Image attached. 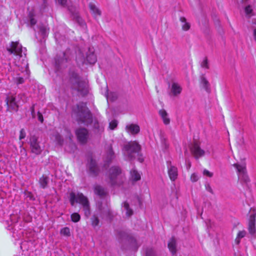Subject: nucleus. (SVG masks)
<instances>
[{"label": "nucleus", "mask_w": 256, "mask_h": 256, "mask_svg": "<svg viewBox=\"0 0 256 256\" xmlns=\"http://www.w3.org/2000/svg\"><path fill=\"white\" fill-rule=\"evenodd\" d=\"M72 114L78 123L88 126L92 122V116L86 103L80 102L73 106Z\"/></svg>", "instance_id": "f257e3e1"}, {"label": "nucleus", "mask_w": 256, "mask_h": 256, "mask_svg": "<svg viewBox=\"0 0 256 256\" xmlns=\"http://www.w3.org/2000/svg\"><path fill=\"white\" fill-rule=\"evenodd\" d=\"M124 155L130 160L137 159L142 162L144 158L141 154V146L136 141H131L125 144L122 149Z\"/></svg>", "instance_id": "f03ea898"}, {"label": "nucleus", "mask_w": 256, "mask_h": 256, "mask_svg": "<svg viewBox=\"0 0 256 256\" xmlns=\"http://www.w3.org/2000/svg\"><path fill=\"white\" fill-rule=\"evenodd\" d=\"M70 204L74 206L75 203L81 204L83 207L84 216L88 218L90 215V202L88 198L82 193L78 192L77 194L74 192L70 194Z\"/></svg>", "instance_id": "7ed1b4c3"}, {"label": "nucleus", "mask_w": 256, "mask_h": 256, "mask_svg": "<svg viewBox=\"0 0 256 256\" xmlns=\"http://www.w3.org/2000/svg\"><path fill=\"white\" fill-rule=\"evenodd\" d=\"M116 236L121 248L123 250H126L136 244V238L126 231L117 230Z\"/></svg>", "instance_id": "20e7f679"}, {"label": "nucleus", "mask_w": 256, "mask_h": 256, "mask_svg": "<svg viewBox=\"0 0 256 256\" xmlns=\"http://www.w3.org/2000/svg\"><path fill=\"white\" fill-rule=\"evenodd\" d=\"M70 82L72 89L77 90L82 96L88 93V86L87 84L80 79L78 74L72 72L70 77Z\"/></svg>", "instance_id": "39448f33"}, {"label": "nucleus", "mask_w": 256, "mask_h": 256, "mask_svg": "<svg viewBox=\"0 0 256 256\" xmlns=\"http://www.w3.org/2000/svg\"><path fill=\"white\" fill-rule=\"evenodd\" d=\"M109 183L112 186H120L124 182V176L118 166H112L108 170Z\"/></svg>", "instance_id": "423d86ee"}, {"label": "nucleus", "mask_w": 256, "mask_h": 256, "mask_svg": "<svg viewBox=\"0 0 256 256\" xmlns=\"http://www.w3.org/2000/svg\"><path fill=\"white\" fill-rule=\"evenodd\" d=\"M29 144L30 146V152L36 155L41 154L42 149V148L40 142L38 141V137L35 135L30 136V138Z\"/></svg>", "instance_id": "0eeeda50"}, {"label": "nucleus", "mask_w": 256, "mask_h": 256, "mask_svg": "<svg viewBox=\"0 0 256 256\" xmlns=\"http://www.w3.org/2000/svg\"><path fill=\"white\" fill-rule=\"evenodd\" d=\"M76 134L78 141L82 144H86L88 138V130L84 128H80L76 130Z\"/></svg>", "instance_id": "6e6552de"}, {"label": "nucleus", "mask_w": 256, "mask_h": 256, "mask_svg": "<svg viewBox=\"0 0 256 256\" xmlns=\"http://www.w3.org/2000/svg\"><path fill=\"white\" fill-rule=\"evenodd\" d=\"M6 50L10 54H14L22 56V46L18 42H12L10 46L6 47Z\"/></svg>", "instance_id": "1a4fd4ad"}, {"label": "nucleus", "mask_w": 256, "mask_h": 256, "mask_svg": "<svg viewBox=\"0 0 256 256\" xmlns=\"http://www.w3.org/2000/svg\"><path fill=\"white\" fill-rule=\"evenodd\" d=\"M5 102L7 106V111L17 112L19 106L16 102V97L12 96H7Z\"/></svg>", "instance_id": "9d476101"}, {"label": "nucleus", "mask_w": 256, "mask_h": 256, "mask_svg": "<svg viewBox=\"0 0 256 256\" xmlns=\"http://www.w3.org/2000/svg\"><path fill=\"white\" fill-rule=\"evenodd\" d=\"M98 208L102 216L108 218L112 217V212L107 203L103 204L102 202H98Z\"/></svg>", "instance_id": "9b49d317"}, {"label": "nucleus", "mask_w": 256, "mask_h": 256, "mask_svg": "<svg viewBox=\"0 0 256 256\" xmlns=\"http://www.w3.org/2000/svg\"><path fill=\"white\" fill-rule=\"evenodd\" d=\"M191 152L194 156L196 158L198 159L200 157L204 155V151L201 149L200 144L198 142L194 140L190 146Z\"/></svg>", "instance_id": "f8f14e48"}, {"label": "nucleus", "mask_w": 256, "mask_h": 256, "mask_svg": "<svg viewBox=\"0 0 256 256\" xmlns=\"http://www.w3.org/2000/svg\"><path fill=\"white\" fill-rule=\"evenodd\" d=\"M253 211L254 212V214H252L250 216L249 221H248V230L249 233L252 236H254L256 232V210L254 208H250V212Z\"/></svg>", "instance_id": "ddd939ff"}, {"label": "nucleus", "mask_w": 256, "mask_h": 256, "mask_svg": "<svg viewBox=\"0 0 256 256\" xmlns=\"http://www.w3.org/2000/svg\"><path fill=\"white\" fill-rule=\"evenodd\" d=\"M88 172L92 177L97 176L100 172V168L96 161L91 158L88 164Z\"/></svg>", "instance_id": "4468645a"}, {"label": "nucleus", "mask_w": 256, "mask_h": 256, "mask_svg": "<svg viewBox=\"0 0 256 256\" xmlns=\"http://www.w3.org/2000/svg\"><path fill=\"white\" fill-rule=\"evenodd\" d=\"M96 56L94 52H91L90 50H89L88 52L86 53V58H82L81 62L82 64L86 63V62L88 64H93L96 62Z\"/></svg>", "instance_id": "2eb2a0df"}, {"label": "nucleus", "mask_w": 256, "mask_h": 256, "mask_svg": "<svg viewBox=\"0 0 256 256\" xmlns=\"http://www.w3.org/2000/svg\"><path fill=\"white\" fill-rule=\"evenodd\" d=\"M168 166V174L170 179L172 181H174L178 176L177 168L171 165L170 162H167Z\"/></svg>", "instance_id": "dca6fc26"}, {"label": "nucleus", "mask_w": 256, "mask_h": 256, "mask_svg": "<svg viewBox=\"0 0 256 256\" xmlns=\"http://www.w3.org/2000/svg\"><path fill=\"white\" fill-rule=\"evenodd\" d=\"M182 90V87L176 82H173L172 84L170 91L169 92L170 96H177L181 93Z\"/></svg>", "instance_id": "f3484780"}, {"label": "nucleus", "mask_w": 256, "mask_h": 256, "mask_svg": "<svg viewBox=\"0 0 256 256\" xmlns=\"http://www.w3.org/2000/svg\"><path fill=\"white\" fill-rule=\"evenodd\" d=\"M234 166L236 168L238 172L243 174L242 179L244 182H247L250 181L249 178L247 174H246V168L244 166L240 165L238 164H235Z\"/></svg>", "instance_id": "a211bd4d"}, {"label": "nucleus", "mask_w": 256, "mask_h": 256, "mask_svg": "<svg viewBox=\"0 0 256 256\" xmlns=\"http://www.w3.org/2000/svg\"><path fill=\"white\" fill-rule=\"evenodd\" d=\"M94 194L101 198H104L107 194V192L104 188L100 185H95L94 188Z\"/></svg>", "instance_id": "6ab92c4d"}, {"label": "nucleus", "mask_w": 256, "mask_h": 256, "mask_svg": "<svg viewBox=\"0 0 256 256\" xmlns=\"http://www.w3.org/2000/svg\"><path fill=\"white\" fill-rule=\"evenodd\" d=\"M200 84L202 85V88L208 93L211 92V88L210 84L204 76V74H202L200 77Z\"/></svg>", "instance_id": "aec40b11"}, {"label": "nucleus", "mask_w": 256, "mask_h": 256, "mask_svg": "<svg viewBox=\"0 0 256 256\" xmlns=\"http://www.w3.org/2000/svg\"><path fill=\"white\" fill-rule=\"evenodd\" d=\"M126 131L132 134H136L140 131V126L136 124H130L126 126Z\"/></svg>", "instance_id": "412c9836"}, {"label": "nucleus", "mask_w": 256, "mask_h": 256, "mask_svg": "<svg viewBox=\"0 0 256 256\" xmlns=\"http://www.w3.org/2000/svg\"><path fill=\"white\" fill-rule=\"evenodd\" d=\"M89 8L92 12L94 18H97L102 14L100 10L92 2H90L88 4Z\"/></svg>", "instance_id": "4be33fe9"}, {"label": "nucleus", "mask_w": 256, "mask_h": 256, "mask_svg": "<svg viewBox=\"0 0 256 256\" xmlns=\"http://www.w3.org/2000/svg\"><path fill=\"white\" fill-rule=\"evenodd\" d=\"M67 62L68 60L66 58H65L64 53L63 54L62 57L60 58L58 56H56L55 58V63L56 66L58 67V68L64 67V64H65Z\"/></svg>", "instance_id": "5701e85b"}, {"label": "nucleus", "mask_w": 256, "mask_h": 256, "mask_svg": "<svg viewBox=\"0 0 256 256\" xmlns=\"http://www.w3.org/2000/svg\"><path fill=\"white\" fill-rule=\"evenodd\" d=\"M168 248L172 254L176 253V242L174 238L172 237L170 238L168 243Z\"/></svg>", "instance_id": "b1692460"}, {"label": "nucleus", "mask_w": 256, "mask_h": 256, "mask_svg": "<svg viewBox=\"0 0 256 256\" xmlns=\"http://www.w3.org/2000/svg\"><path fill=\"white\" fill-rule=\"evenodd\" d=\"M49 182V177L46 175L43 174L42 176L40 178L39 184L40 187L42 188H46L48 187Z\"/></svg>", "instance_id": "393cba45"}, {"label": "nucleus", "mask_w": 256, "mask_h": 256, "mask_svg": "<svg viewBox=\"0 0 256 256\" xmlns=\"http://www.w3.org/2000/svg\"><path fill=\"white\" fill-rule=\"evenodd\" d=\"M159 114L162 117L163 122L165 124H168L170 122V119L168 117V114L164 110H159Z\"/></svg>", "instance_id": "a878e982"}, {"label": "nucleus", "mask_w": 256, "mask_h": 256, "mask_svg": "<svg viewBox=\"0 0 256 256\" xmlns=\"http://www.w3.org/2000/svg\"><path fill=\"white\" fill-rule=\"evenodd\" d=\"M73 19L82 28L86 26V22L78 13L76 12L73 14Z\"/></svg>", "instance_id": "bb28decb"}, {"label": "nucleus", "mask_w": 256, "mask_h": 256, "mask_svg": "<svg viewBox=\"0 0 256 256\" xmlns=\"http://www.w3.org/2000/svg\"><path fill=\"white\" fill-rule=\"evenodd\" d=\"M115 158L114 152L113 150L112 145L110 144L106 152V159L108 162H110Z\"/></svg>", "instance_id": "cd10ccee"}, {"label": "nucleus", "mask_w": 256, "mask_h": 256, "mask_svg": "<svg viewBox=\"0 0 256 256\" xmlns=\"http://www.w3.org/2000/svg\"><path fill=\"white\" fill-rule=\"evenodd\" d=\"M180 20L183 23L182 26V30L184 31H188L190 28V24L186 22V19L184 17L182 16L180 18Z\"/></svg>", "instance_id": "c85d7f7f"}, {"label": "nucleus", "mask_w": 256, "mask_h": 256, "mask_svg": "<svg viewBox=\"0 0 256 256\" xmlns=\"http://www.w3.org/2000/svg\"><path fill=\"white\" fill-rule=\"evenodd\" d=\"M39 34L43 38L48 36V28L44 25H40L38 26Z\"/></svg>", "instance_id": "c756f323"}, {"label": "nucleus", "mask_w": 256, "mask_h": 256, "mask_svg": "<svg viewBox=\"0 0 256 256\" xmlns=\"http://www.w3.org/2000/svg\"><path fill=\"white\" fill-rule=\"evenodd\" d=\"M93 128L96 133H101L104 131V128L100 126V124L97 120L94 121Z\"/></svg>", "instance_id": "7c9ffc66"}, {"label": "nucleus", "mask_w": 256, "mask_h": 256, "mask_svg": "<svg viewBox=\"0 0 256 256\" xmlns=\"http://www.w3.org/2000/svg\"><path fill=\"white\" fill-rule=\"evenodd\" d=\"M130 175H131L132 179L134 181L136 182L140 179V174L135 170H132L130 171Z\"/></svg>", "instance_id": "2f4dec72"}, {"label": "nucleus", "mask_w": 256, "mask_h": 256, "mask_svg": "<svg viewBox=\"0 0 256 256\" xmlns=\"http://www.w3.org/2000/svg\"><path fill=\"white\" fill-rule=\"evenodd\" d=\"M124 209L126 210V214L128 216H130L133 214V210L130 208L129 204L126 202H124Z\"/></svg>", "instance_id": "473e14b6"}, {"label": "nucleus", "mask_w": 256, "mask_h": 256, "mask_svg": "<svg viewBox=\"0 0 256 256\" xmlns=\"http://www.w3.org/2000/svg\"><path fill=\"white\" fill-rule=\"evenodd\" d=\"M106 96L107 99L109 100L112 102L116 100L118 98L116 94L114 92H110V94H108L107 92V94H106Z\"/></svg>", "instance_id": "72a5a7b5"}, {"label": "nucleus", "mask_w": 256, "mask_h": 256, "mask_svg": "<svg viewBox=\"0 0 256 256\" xmlns=\"http://www.w3.org/2000/svg\"><path fill=\"white\" fill-rule=\"evenodd\" d=\"M71 220L74 222H77L80 220V216L77 212H74L71 214Z\"/></svg>", "instance_id": "f704fd0d"}, {"label": "nucleus", "mask_w": 256, "mask_h": 256, "mask_svg": "<svg viewBox=\"0 0 256 256\" xmlns=\"http://www.w3.org/2000/svg\"><path fill=\"white\" fill-rule=\"evenodd\" d=\"M92 224L94 227L98 226L99 224V219L96 215H93L91 218Z\"/></svg>", "instance_id": "c9c22d12"}, {"label": "nucleus", "mask_w": 256, "mask_h": 256, "mask_svg": "<svg viewBox=\"0 0 256 256\" xmlns=\"http://www.w3.org/2000/svg\"><path fill=\"white\" fill-rule=\"evenodd\" d=\"M61 234H63L64 236H70V228L68 227H65L63 228H62L60 230Z\"/></svg>", "instance_id": "e433bc0d"}, {"label": "nucleus", "mask_w": 256, "mask_h": 256, "mask_svg": "<svg viewBox=\"0 0 256 256\" xmlns=\"http://www.w3.org/2000/svg\"><path fill=\"white\" fill-rule=\"evenodd\" d=\"M146 256H156L154 250L152 248H147L146 252Z\"/></svg>", "instance_id": "4c0bfd02"}, {"label": "nucleus", "mask_w": 256, "mask_h": 256, "mask_svg": "<svg viewBox=\"0 0 256 256\" xmlns=\"http://www.w3.org/2000/svg\"><path fill=\"white\" fill-rule=\"evenodd\" d=\"M118 126V121L116 120H112L109 124V128L112 130H114Z\"/></svg>", "instance_id": "58836bf2"}, {"label": "nucleus", "mask_w": 256, "mask_h": 256, "mask_svg": "<svg viewBox=\"0 0 256 256\" xmlns=\"http://www.w3.org/2000/svg\"><path fill=\"white\" fill-rule=\"evenodd\" d=\"M56 140L60 145H62L64 142V139L62 136L58 134H57L55 136Z\"/></svg>", "instance_id": "ea45409f"}, {"label": "nucleus", "mask_w": 256, "mask_h": 256, "mask_svg": "<svg viewBox=\"0 0 256 256\" xmlns=\"http://www.w3.org/2000/svg\"><path fill=\"white\" fill-rule=\"evenodd\" d=\"M200 66L202 68H205L207 69L209 68V66L207 58H204L203 62L201 63Z\"/></svg>", "instance_id": "a19ab883"}, {"label": "nucleus", "mask_w": 256, "mask_h": 256, "mask_svg": "<svg viewBox=\"0 0 256 256\" xmlns=\"http://www.w3.org/2000/svg\"><path fill=\"white\" fill-rule=\"evenodd\" d=\"M55 1L56 3L63 7H65L67 5V0H55Z\"/></svg>", "instance_id": "79ce46f5"}, {"label": "nucleus", "mask_w": 256, "mask_h": 256, "mask_svg": "<svg viewBox=\"0 0 256 256\" xmlns=\"http://www.w3.org/2000/svg\"><path fill=\"white\" fill-rule=\"evenodd\" d=\"M26 134L24 130V128H22L21 130H20L19 139L20 140H21L22 139L26 137Z\"/></svg>", "instance_id": "37998d69"}, {"label": "nucleus", "mask_w": 256, "mask_h": 256, "mask_svg": "<svg viewBox=\"0 0 256 256\" xmlns=\"http://www.w3.org/2000/svg\"><path fill=\"white\" fill-rule=\"evenodd\" d=\"M190 180L192 182H196L198 180V177L196 174L194 173L192 174Z\"/></svg>", "instance_id": "c03bdc74"}, {"label": "nucleus", "mask_w": 256, "mask_h": 256, "mask_svg": "<svg viewBox=\"0 0 256 256\" xmlns=\"http://www.w3.org/2000/svg\"><path fill=\"white\" fill-rule=\"evenodd\" d=\"M205 187L206 190L210 192L212 194H214L213 190L208 183L205 184Z\"/></svg>", "instance_id": "a18cd8bd"}, {"label": "nucleus", "mask_w": 256, "mask_h": 256, "mask_svg": "<svg viewBox=\"0 0 256 256\" xmlns=\"http://www.w3.org/2000/svg\"><path fill=\"white\" fill-rule=\"evenodd\" d=\"M244 10L246 14H250L252 13V10L250 6H248L245 8Z\"/></svg>", "instance_id": "49530a36"}, {"label": "nucleus", "mask_w": 256, "mask_h": 256, "mask_svg": "<svg viewBox=\"0 0 256 256\" xmlns=\"http://www.w3.org/2000/svg\"><path fill=\"white\" fill-rule=\"evenodd\" d=\"M246 232L245 230L240 231L238 234L237 236L238 238H242L246 236Z\"/></svg>", "instance_id": "de8ad7c7"}, {"label": "nucleus", "mask_w": 256, "mask_h": 256, "mask_svg": "<svg viewBox=\"0 0 256 256\" xmlns=\"http://www.w3.org/2000/svg\"><path fill=\"white\" fill-rule=\"evenodd\" d=\"M203 174H204V175L210 178L212 177L213 176V174L212 172H209L207 170H204L203 172Z\"/></svg>", "instance_id": "09e8293b"}, {"label": "nucleus", "mask_w": 256, "mask_h": 256, "mask_svg": "<svg viewBox=\"0 0 256 256\" xmlns=\"http://www.w3.org/2000/svg\"><path fill=\"white\" fill-rule=\"evenodd\" d=\"M38 120L40 122L42 123L44 122L43 116H42V114L39 112H38Z\"/></svg>", "instance_id": "8fccbe9b"}, {"label": "nucleus", "mask_w": 256, "mask_h": 256, "mask_svg": "<svg viewBox=\"0 0 256 256\" xmlns=\"http://www.w3.org/2000/svg\"><path fill=\"white\" fill-rule=\"evenodd\" d=\"M30 23L31 26H34L36 23V20L32 17L30 18Z\"/></svg>", "instance_id": "3c124183"}, {"label": "nucleus", "mask_w": 256, "mask_h": 256, "mask_svg": "<svg viewBox=\"0 0 256 256\" xmlns=\"http://www.w3.org/2000/svg\"><path fill=\"white\" fill-rule=\"evenodd\" d=\"M30 110H31V114H32V116L33 118H34V116H35V112H34V105H33V106L30 108Z\"/></svg>", "instance_id": "603ef678"}, {"label": "nucleus", "mask_w": 256, "mask_h": 256, "mask_svg": "<svg viewBox=\"0 0 256 256\" xmlns=\"http://www.w3.org/2000/svg\"><path fill=\"white\" fill-rule=\"evenodd\" d=\"M240 238H238V237L236 238L235 241L236 244H239V243L240 242Z\"/></svg>", "instance_id": "864d4df0"}, {"label": "nucleus", "mask_w": 256, "mask_h": 256, "mask_svg": "<svg viewBox=\"0 0 256 256\" xmlns=\"http://www.w3.org/2000/svg\"><path fill=\"white\" fill-rule=\"evenodd\" d=\"M18 82L20 84H22L24 82V79L22 78H20Z\"/></svg>", "instance_id": "5fc2aeb1"}, {"label": "nucleus", "mask_w": 256, "mask_h": 256, "mask_svg": "<svg viewBox=\"0 0 256 256\" xmlns=\"http://www.w3.org/2000/svg\"><path fill=\"white\" fill-rule=\"evenodd\" d=\"M248 0H242V2L246 3Z\"/></svg>", "instance_id": "6e6d98bb"}, {"label": "nucleus", "mask_w": 256, "mask_h": 256, "mask_svg": "<svg viewBox=\"0 0 256 256\" xmlns=\"http://www.w3.org/2000/svg\"><path fill=\"white\" fill-rule=\"evenodd\" d=\"M2 107L0 106V112L2 110Z\"/></svg>", "instance_id": "4d7b16f0"}]
</instances>
